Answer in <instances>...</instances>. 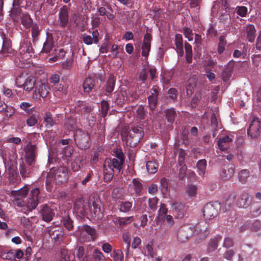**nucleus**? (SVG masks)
I'll return each instance as SVG.
<instances>
[{"label": "nucleus", "instance_id": "423d86ee", "mask_svg": "<svg viewBox=\"0 0 261 261\" xmlns=\"http://www.w3.org/2000/svg\"><path fill=\"white\" fill-rule=\"evenodd\" d=\"M36 80L34 77H25L22 75L18 76L15 80L17 87L23 88L26 91H31L35 87Z\"/></svg>", "mask_w": 261, "mask_h": 261}, {"label": "nucleus", "instance_id": "a18cd8bd", "mask_svg": "<svg viewBox=\"0 0 261 261\" xmlns=\"http://www.w3.org/2000/svg\"><path fill=\"white\" fill-rule=\"evenodd\" d=\"M137 117L140 120H143L145 118L146 111L145 108L142 106H140L136 111Z\"/></svg>", "mask_w": 261, "mask_h": 261}, {"label": "nucleus", "instance_id": "c03bdc74", "mask_svg": "<svg viewBox=\"0 0 261 261\" xmlns=\"http://www.w3.org/2000/svg\"><path fill=\"white\" fill-rule=\"evenodd\" d=\"M249 176V172L247 170H242L239 173V180L244 183L247 181L248 177Z\"/></svg>", "mask_w": 261, "mask_h": 261}, {"label": "nucleus", "instance_id": "cd10ccee", "mask_svg": "<svg viewBox=\"0 0 261 261\" xmlns=\"http://www.w3.org/2000/svg\"><path fill=\"white\" fill-rule=\"evenodd\" d=\"M147 172L150 174L156 173L158 169V164L154 161H148L146 164Z\"/></svg>", "mask_w": 261, "mask_h": 261}, {"label": "nucleus", "instance_id": "de8ad7c7", "mask_svg": "<svg viewBox=\"0 0 261 261\" xmlns=\"http://www.w3.org/2000/svg\"><path fill=\"white\" fill-rule=\"evenodd\" d=\"M53 47V43L52 41L47 40L43 44L42 51L43 53H48L52 49Z\"/></svg>", "mask_w": 261, "mask_h": 261}, {"label": "nucleus", "instance_id": "3c124183", "mask_svg": "<svg viewBox=\"0 0 261 261\" xmlns=\"http://www.w3.org/2000/svg\"><path fill=\"white\" fill-rule=\"evenodd\" d=\"M226 44V41H225L224 37L223 36H221L219 38V42L218 47V51L220 54H222L224 51Z\"/></svg>", "mask_w": 261, "mask_h": 261}, {"label": "nucleus", "instance_id": "680f3d73", "mask_svg": "<svg viewBox=\"0 0 261 261\" xmlns=\"http://www.w3.org/2000/svg\"><path fill=\"white\" fill-rule=\"evenodd\" d=\"M231 76V70L230 69L224 70L222 73V77L224 82L228 81Z\"/></svg>", "mask_w": 261, "mask_h": 261}, {"label": "nucleus", "instance_id": "09e8293b", "mask_svg": "<svg viewBox=\"0 0 261 261\" xmlns=\"http://www.w3.org/2000/svg\"><path fill=\"white\" fill-rule=\"evenodd\" d=\"M74 208L77 211V213L82 215L85 214V208L83 204V202L81 200H80L75 203Z\"/></svg>", "mask_w": 261, "mask_h": 261}, {"label": "nucleus", "instance_id": "8fccbe9b", "mask_svg": "<svg viewBox=\"0 0 261 261\" xmlns=\"http://www.w3.org/2000/svg\"><path fill=\"white\" fill-rule=\"evenodd\" d=\"M93 257L96 261H105V256L98 249L94 250Z\"/></svg>", "mask_w": 261, "mask_h": 261}, {"label": "nucleus", "instance_id": "c85d7f7f", "mask_svg": "<svg viewBox=\"0 0 261 261\" xmlns=\"http://www.w3.org/2000/svg\"><path fill=\"white\" fill-rule=\"evenodd\" d=\"M8 172V178L10 182L13 184L17 183L19 180V177L17 175V170L14 168H9Z\"/></svg>", "mask_w": 261, "mask_h": 261}, {"label": "nucleus", "instance_id": "e433bc0d", "mask_svg": "<svg viewBox=\"0 0 261 261\" xmlns=\"http://www.w3.org/2000/svg\"><path fill=\"white\" fill-rule=\"evenodd\" d=\"M91 211L93 213L95 217L99 218L102 216L100 205L96 202H93L92 207H90Z\"/></svg>", "mask_w": 261, "mask_h": 261}, {"label": "nucleus", "instance_id": "58836bf2", "mask_svg": "<svg viewBox=\"0 0 261 261\" xmlns=\"http://www.w3.org/2000/svg\"><path fill=\"white\" fill-rule=\"evenodd\" d=\"M115 79L113 75H110L107 81L106 87V91L108 93H111L114 89Z\"/></svg>", "mask_w": 261, "mask_h": 261}, {"label": "nucleus", "instance_id": "473e14b6", "mask_svg": "<svg viewBox=\"0 0 261 261\" xmlns=\"http://www.w3.org/2000/svg\"><path fill=\"white\" fill-rule=\"evenodd\" d=\"M20 49L22 52L29 54L33 53V48L32 43L30 41L26 40L23 44H21ZM30 56H31V55H30Z\"/></svg>", "mask_w": 261, "mask_h": 261}, {"label": "nucleus", "instance_id": "a878e982", "mask_svg": "<svg viewBox=\"0 0 261 261\" xmlns=\"http://www.w3.org/2000/svg\"><path fill=\"white\" fill-rule=\"evenodd\" d=\"M246 33L247 34V39L248 40L252 42L255 39V29L253 24H249L246 27Z\"/></svg>", "mask_w": 261, "mask_h": 261}, {"label": "nucleus", "instance_id": "f3484780", "mask_svg": "<svg viewBox=\"0 0 261 261\" xmlns=\"http://www.w3.org/2000/svg\"><path fill=\"white\" fill-rule=\"evenodd\" d=\"M151 36L149 34H146L144 37L143 42L142 46V55L146 57L148 56L150 49V42Z\"/></svg>", "mask_w": 261, "mask_h": 261}, {"label": "nucleus", "instance_id": "f257e3e1", "mask_svg": "<svg viewBox=\"0 0 261 261\" xmlns=\"http://www.w3.org/2000/svg\"><path fill=\"white\" fill-rule=\"evenodd\" d=\"M29 192L28 187L24 186L18 190H13L11 192V195L14 197L13 203L19 207L26 206L30 212L34 210L38 204L40 190L35 188L30 192L27 202L25 203L24 199Z\"/></svg>", "mask_w": 261, "mask_h": 261}, {"label": "nucleus", "instance_id": "0eeeda50", "mask_svg": "<svg viewBox=\"0 0 261 261\" xmlns=\"http://www.w3.org/2000/svg\"><path fill=\"white\" fill-rule=\"evenodd\" d=\"M24 150L26 163L30 165H34L35 159L37 153L36 145L30 142L24 146Z\"/></svg>", "mask_w": 261, "mask_h": 261}, {"label": "nucleus", "instance_id": "4468645a", "mask_svg": "<svg viewBox=\"0 0 261 261\" xmlns=\"http://www.w3.org/2000/svg\"><path fill=\"white\" fill-rule=\"evenodd\" d=\"M232 141V136L231 135H226L220 138L218 141V146L222 151H226L229 147Z\"/></svg>", "mask_w": 261, "mask_h": 261}, {"label": "nucleus", "instance_id": "ea45409f", "mask_svg": "<svg viewBox=\"0 0 261 261\" xmlns=\"http://www.w3.org/2000/svg\"><path fill=\"white\" fill-rule=\"evenodd\" d=\"M132 207V203L129 201H122L119 204V210L121 212L126 213Z\"/></svg>", "mask_w": 261, "mask_h": 261}, {"label": "nucleus", "instance_id": "9d476101", "mask_svg": "<svg viewBox=\"0 0 261 261\" xmlns=\"http://www.w3.org/2000/svg\"><path fill=\"white\" fill-rule=\"evenodd\" d=\"M219 209L220 206L218 203H208L203 208V216L209 219L215 217L217 216Z\"/></svg>", "mask_w": 261, "mask_h": 261}, {"label": "nucleus", "instance_id": "bb28decb", "mask_svg": "<svg viewBox=\"0 0 261 261\" xmlns=\"http://www.w3.org/2000/svg\"><path fill=\"white\" fill-rule=\"evenodd\" d=\"M129 189L136 194H139L142 190V185L138 179L134 178L129 185Z\"/></svg>", "mask_w": 261, "mask_h": 261}, {"label": "nucleus", "instance_id": "69168bd1", "mask_svg": "<svg viewBox=\"0 0 261 261\" xmlns=\"http://www.w3.org/2000/svg\"><path fill=\"white\" fill-rule=\"evenodd\" d=\"M184 34L189 41L193 40V33L191 29L189 28L185 29L184 30Z\"/></svg>", "mask_w": 261, "mask_h": 261}, {"label": "nucleus", "instance_id": "4c0bfd02", "mask_svg": "<svg viewBox=\"0 0 261 261\" xmlns=\"http://www.w3.org/2000/svg\"><path fill=\"white\" fill-rule=\"evenodd\" d=\"M159 199L156 197L149 198L148 199V206L150 210L155 212L158 207Z\"/></svg>", "mask_w": 261, "mask_h": 261}, {"label": "nucleus", "instance_id": "0e129e2a", "mask_svg": "<svg viewBox=\"0 0 261 261\" xmlns=\"http://www.w3.org/2000/svg\"><path fill=\"white\" fill-rule=\"evenodd\" d=\"M62 151L64 156H69L73 152V149L72 147L67 145L63 148Z\"/></svg>", "mask_w": 261, "mask_h": 261}, {"label": "nucleus", "instance_id": "4d7b16f0", "mask_svg": "<svg viewBox=\"0 0 261 261\" xmlns=\"http://www.w3.org/2000/svg\"><path fill=\"white\" fill-rule=\"evenodd\" d=\"M6 141L9 143L17 145L21 142V139L19 137L10 136L6 138Z\"/></svg>", "mask_w": 261, "mask_h": 261}, {"label": "nucleus", "instance_id": "c756f323", "mask_svg": "<svg viewBox=\"0 0 261 261\" xmlns=\"http://www.w3.org/2000/svg\"><path fill=\"white\" fill-rule=\"evenodd\" d=\"M196 80L194 77L189 79L187 82L186 89L188 95H191L194 91V89L196 86Z\"/></svg>", "mask_w": 261, "mask_h": 261}, {"label": "nucleus", "instance_id": "bf43d9fd", "mask_svg": "<svg viewBox=\"0 0 261 261\" xmlns=\"http://www.w3.org/2000/svg\"><path fill=\"white\" fill-rule=\"evenodd\" d=\"M113 258L114 261H123V254L120 250L114 251Z\"/></svg>", "mask_w": 261, "mask_h": 261}, {"label": "nucleus", "instance_id": "49530a36", "mask_svg": "<svg viewBox=\"0 0 261 261\" xmlns=\"http://www.w3.org/2000/svg\"><path fill=\"white\" fill-rule=\"evenodd\" d=\"M168 188V182L166 178H162L160 181V189L162 193L165 194L167 193Z\"/></svg>", "mask_w": 261, "mask_h": 261}, {"label": "nucleus", "instance_id": "864d4df0", "mask_svg": "<svg viewBox=\"0 0 261 261\" xmlns=\"http://www.w3.org/2000/svg\"><path fill=\"white\" fill-rule=\"evenodd\" d=\"M100 109H101V116L103 117H105L107 115L108 111L109 110L108 103L106 101H105V100L102 101L100 103Z\"/></svg>", "mask_w": 261, "mask_h": 261}, {"label": "nucleus", "instance_id": "f8f14e48", "mask_svg": "<svg viewBox=\"0 0 261 261\" xmlns=\"http://www.w3.org/2000/svg\"><path fill=\"white\" fill-rule=\"evenodd\" d=\"M39 213L42 217V220L47 222L51 221L55 215L54 209L46 204H43L40 206Z\"/></svg>", "mask_w": 261, "mask_h": 261}, {"label": "nucleus", "instance_id": "2f4dec72", "mask_svg": "<svg viewBox=\"0 0 261 261\" xmlns=\"http://www.w3.org/2000/svg\"><path fill=\"white\" fill-rule=\"evenodd\" d=\"M168 208L165 203H161L160 208L158 213L157 218L159 220H163L164 217L167 215Z\"/></svg>", "mask_w": 261, "mask_h": 261}, {"label": "nucleus", "instance_id": "79ce46f5", "mask_svg": "<svg viewBox=\"0 0 261 261\" xmlns=\"http://www.w3.org/2000/svg\"><path fill=\"white\" fill-rule=\"evenodd\" d=\"M166 116L167 121L169 123H173L176 116V113L174 109H168L166 112Z\"/></svg>", "mask_w": 261, "mask_h": 261}, {"label": "nucleus", "instance_id": "ddd939ff", "mask_svg": "<svg viewBox=\"0 0 261 261\" xmlns=\"http://www.w3.org/2000/svg\"><path fill=\"white\" fill-rule=\"evenodd\" d=\"M234 173V166L232 164L224 165L222 167L220 173L221 178L224 180L230 179Z\"/></svg>", "mask_w": 261, "mask_h": 261}, {"label": "nucleus", "instance_id": "20e7f679", "mask_svg": "<svg viewBox=\"0 0 261 261\" xmlns=\"http://www.w3.org/2000/svg\"><path fill=\"white\" fill-rule=\"evenodd\" d=\"M192 228L193 235L197 242L205 239L210 232L208 224L204 221L197 223Z\"/></svg>", "mask_w": 261, "mask_h": 261}, {"label": "nucleus", "instance_id": "393cba45", "mask_svg": "<svg viewBox=\"0 0 261 261\" xmlns=\"http://www.w3.org/2000/svg\"><path fill=\"white\" fill-rule=\"evenodd\" d=\"M134 220L133 216L124 218L113 217L112 220L115 223H117L120 226H123L130 223Z\"/></svg>", "mask_w": 261, "mask_h": 261}, {"label": "nucleus", "instance_id": "a19ab883", "mask_svg": "<svg viewBox=\"0 0 261 261\" xmlns=\"http://www.w3.org/2000/svg\"><path fill=\"white\" fill-rule=\"evenodd\" d=\"M175 41L177 51L182 53V38L181 35L180 34H176L175 36Z\"/></svg>", "mask_w": 261, "mask_h": 261}, {"label": "nucleus", "instance_id": "dca6fc26", "mask_svg": "<svg viewBox=\"0 0 261 261\" xmlns=\"http://www.w3.org/2000/svg\"><path fill=\"white\" fill-rule=\"evenodd\" d=\"M151 95L148 97V105L151 111L153 110L157 103V97L159 91L156 88H153L150 90Z\"/></svg>", "mask_w": 261, "mask_h": 261}, {"label": "nucleus", "instance_id": "f03ea898", "mask_svg": "<svg viewBox=\"0 0 261 261\" xmlns=\"http://www.w3.org/2000/svg\"><path fill=\"white\" fill-rule=\"evenodd\" d=\"M124 161V160L115 158L107 159L105 161L103 164V175L105 181H109L112 179L114 169L119 172L120 171Z\"/></svg>", "mask_w": 261, "mask_h": 261}, {"label": "nucleus", "instance_id": "c9c22d12", "mask_svg": "<svg viewBox=\"0 0 261 261\" xmlns=\"http://www.w3.org/2000/svg\"><path fill=\"white\" fill-rule=\"evenodd\" d=\"M61 222L64 226L68 230H71L73 227V222L69 216L63 217Z\"/></svg>", "mask_w": 261, "mask_h": 261}, {"label": "nucleus", "instance_id": "7c9ffc66", "mask_svg": "<svg viewBox=\"0 0 261 261\" xmlns=\"http://www.w3.org/2000/svg\"><path fill=\"white\" fill-rule=\"evenodd\" d=\"M33 20L30 16L27 13H24L21 16V23L26 28H30L32 25Z\"/></svg>", "mask_w": 261, "mask_h": 261}, {"label": "nucleus", "instance_id": "6e6552de", "mask_svg": "<svg viewBox=\"0 0 261 261\" xmlns=\"http://www.w3.org/2000/svg\"><path fill=\"white\" fill-rule=\"evenodd\" d=\"M49 93V88L47 85L42 83H37L33 95V98L38 101L41 98L46 97Z\"/></svg>", "mask_w": 261, "mask_h": 261}, {"label": "nucleus", "instance_id": "052dcab7", "mask_svg": "<svg viewBox=\"0 0 261 261\" xmlns=\"http://www.w3.org/2000/svg\"><path fill=\"white\" fill-rule=\"evenodd\" d=\"M83 229L87 233L90 234L93 239L96 237V231L94 229L88 225H84L83 227Z\"/></svg>", "mask_w": 261, "mask_h": 261}, {"label": "nucleus", "instance_id": "2eb2a0df", "mask_svg": "<svg viewBox=\"0 0 261 261\" xmlns=\"http://www.w3.org/2000/svg\"><path fill=\"white\" fill-rule=\"evenodd\" d=\"M251 202L250 195L247 193H242L237 201V205L240 208L248 207Z\"/></svg>", "mask_w": 261, "mask_h": 261}, {"label": "nucleus", "instance_id": "774afa93", "mask_svg": "<svg viewBox=\"0 0 261 261\" xmlns=\"http://www.w3.org/2000/svg\"><path fill=\"white\" fill-rule=\"evenodd\" d=\"M37 122V120L34 115H32L27 120V123L29 126H34Z\"/></svg>", "mask_w": 261, "mask_h": 261}, {"label": "nucleus", "instance_id": "6ab92c4d", "mask_svg": "<svg viewBox=\"0 0 261 261\" xmlns=\"http://www.w3.org/2000/svg\"><path fill=\"white\" fill-rule=\"evenodd\" d=\"M86 163V156L83 155L76 156L71 164L74 171H78Z\"/></svg>", "mask_w": 261, "mask_h": 261}, {"label": "nucleus", "instance_id": "5fc2aeb1", "mask_svg": "<svg viewBox=\"0 0 261 261\" xmlns=\"http://www.w3.org/2000/svg\"><path fill=\"white\" fill-rule=\"evenodd\" d=\"M145 254L146 256H149L151 258H153L156 255V253L154 251L153 248L151 245L147 244L146 246V250L145 251Z\"/></svg>", "mask_w": 261, "mask_h": 261}, {"label": "nucleus", "instance_id": "72a5a7b5", "mask_svg": "<svg viewBox=\"0 0 261 261\" xmlns=\"http://www.w3.org/2000/svg\"><path fill=\"white\" fill-rule=\"evenodd\" d=\"M206 161L205 160H200L197 163V167L198 174L200 176H203L205 172Z\"/></svg>", "mask_w": 261, "mask_h": 261}, {"label": "nucleus", "instance_id": "13d9d810", "mask_svg": "<svg viewBox=\"0 0 261 261\" xmlns=\"http://www.w3.org/2000/svg\"><path fill=\"white\" fill-rule=\"evenodd\" d=\"M197 191L196 186L193 185H189L187 187V192L190 196H194L196 195Z\"/></svg>", "mask_w": 261, "mask_h": 261}, {"label": "nucleus", "instance_id": "6e6d98bb", "mask_svg": "<svg viewBox=\"0 0 261 261\" xmlns=\"http://www.w3.org/2000/svg\"><path fill=\"white\" fill-rule=\"evenodd\" d=\"M247 11V8L245 6H238L236 9L237 14L241 17L245 16Z\"/></svg>", "mask_w": 261, "mask_h": 261}, {"label": "nucleus", "instance_id": "b1692460", "mask_svg": "<svg viewBox=\"0 0 261 261\" xmlns=\"http://www.w3.org/2000/svg\"><path fill=\"white\" fill-rule=\"evenodd\" d=\"M95 85V80L92 77H88L85 80L83 84V88L85 93H89Z\"/></svg>", "mask_w": 261, "mask_h": 261}, {"label": "nucleus", "instance_id": "aec40b11", "mask_svg": "<svg viewBox=\"0 0 261 261\" xmlns=\"http://www.w3.org/2000/svg\"><path fill=\"white\" fill-rule=\"evenodd\" d=\"M0 113H2L7 117H10L15 113L14 109L10 106H8L3 101H0Z\"/></svg>", "mask_w": 261, "mask_h": 261}, {"label": "nucleus", "instance_id": "7ed1b4c3", "mask_svg": "<svg viewBox=\"0 0 261 261\" xmlns=\"http://www.w3.org/2000/svg\"><path fill=\"white\" fill-rule=\"evenodd\" d=\"M68 179V169L65 167H60L56 170H50L46 177V184L47 186L50 185L52 182L62 183Z\"/></svg>", "mask_w": 261, "mask_h": 261}, {"label": "nucleus", "instance_id": "f704fd0d", "mask_svg": "<svg viewBox=\"0 0 261 261\" xmlns=\"http://www.w3.org/2000/svg\"><path fill=\"white\" fill-rule=\"evenodd\" d=\"M43 118L44 121L45 123L46 127L48 128H51L54 126L55 124V122L53 119L52 115L50 112H46Z\"/></svg>", "mask_w": 261, "mask_h": 261}, {"label": "nucleus", "instance_id": "37998d69", "mask_svg": "<svg viewBox=\"0 0 261 261\" xmlns=\"http://www.w3.org/2000/svg\"><path fill=\"white\" fill-rule=\"evenodd\" d=\"M185 50L186 60L187 62L190 63L192 61V49L190 44L188 43H185Z\"/></svg>", "mask_w": 261, "mask_h": 261}, {"label": "nucleus", "instance_id": "603ef678", "mask_svg": "<svg viewBox=\"0 0 261 261\" xmlns=\"http://www.w3.org/2000/svg\"><path fill=\"white\" fill-rule=\"evenodd\" d=\"M76 256L78 258L82 259V261H88L87 256L85 255L84 249L82 246L78 248Z\"/></svg>", "mask_w": 261, "mask_h": 261}, {"label": "nucleus", "instance_id": "5701e85b", "mask_svg": "<svg viewBox=\"0 0 261 261\" xmlns=\"http://www.w3.org/2000/svg\"><path fill=\"white\" fill-rule=\"evenodd\" d=\"M221 240V237L217 236L214 238L211 239L207 246L208 253L213 252L217 248L218 244Z\"/></svg>", "mask_w": 261, "mask_h": 261}, {"label": "nucleus", "instance_id": "39448f33", "mask_svg": "<svg viewBox=\"0 0 261 261\" xmlns=\"http://www.w3.org/2000/svg\"><path fill=\"white\" fill-rule=\"evenodd\" d=\"M143 136V131L140 127H134L129 132L126 143L131 147H136Z\"/></svg>", "mask_w": 261, "mask_h": 261}, {"label": "nucleus", "instance_id": "9b49d317", "mask_svg": "<svg viewBox=\"0 0 261 261\" xmlns=\"http://www.w3.org/2000/svg\"><path fill=\"white\" fill-rule=\"evenodd\" d=\"M193 235L192 227L185 226L181 227L177 233V238L179 242H185Z\"/></svg>", "mask_w": 261, "mask_h": 261}, {"label": "nucleus", "instance_id": "a211bd4d", "mask_svg": "<svg viewBox=\"0 0 261 261\" xmlns=\"http://www.w3.org/2000/svg\"><path fill=\"white\" fill-rule=\"evenodd\" d=\"M34 165L24 164L23 162L20 164L19 171L21 176L23 178L29 177L33 171V168Z\"/></svg>", "mask_w": 261, "mask_h": 261}, {"label": "nucleus", "instance_id": "4be33fe9", "mask_svg": "<svg viewBox=\"0 0 261 261\" xmlns=\"http://www.w3.org/2000/svg\"><path fill=\"white\" fill-rule=\"evenodd\" d=\"M59 15L60 25L62 27H64L68 22L67 9L66 8H62L61 9Z\"/></svg>", "mask_w": 261, "mask_h": 261}, {"label": "nucleus", "instance_id": "e2e57ef3", "mask_svg": "<svg viewBox=\"0 0 261 261\" xmlns=\"http://www.w3.org/2000/svg\"><path fill=\"white\" fill-rule=\"evenodd\" d=\"M119 49L120 47L118 45L113 44L111 49V55L110 56L113 58H116L119 53Z\"/></svg>", "mask_w": 261, "mask_h": 261}, {"label": "nucleus", "instance_id": "412c9836", "mask_svg": "<svg viewBox=\"0 0 261 261\" xmlns=\"http://www.w3.org/2000/svg\"><path fill=\"white\" fill-rule=\"evenodd\" d=\"M52 87L54 90V94L56 96L62 97L67 93L66 88H64L63 85L61 83L53 85Z\"/></svg>", "mask_w": 261, "mask_h": 261}, {"label": "nucleus", "instance_id": "338daca9", "mask_svg": "<svg viewBox=\"0 0 261 261\" xmlns=\"http://www.w3.org/2000/svg\"><path fill=\"white\" fill-rule=\"evenodd\" d=\"M113 155L115 156L114 158L115 159H120L121 160H124L123 153L121 149L118 148L114 149Z\"/></svg>", "mask_w": 261, "mask_h": 261}, {"label": "nucleus", "instance_id": "1a4fd4ad", "mask_svg": "<svg viewBox=\"0 0 261 261\" xmlns=\"http://www.w3.org/2000/svg\"><path fill=\"white\" fill-rule=\"evenodd\" d=\"M260 121L258 118L254 117L247 129V134L248 136H250L252 138H256L259 136L260 134Z\"/></svg>", "mask_w": 261, "mask_h": 261}]
</instances>
